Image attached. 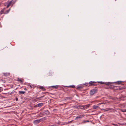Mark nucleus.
<instances>
[{"label": "nucleus", "mask_w": 126, "mask_h": 126, "mask_svg": "<svg viewBox=\"0 0 126 126\" xmlns=\"http://www.w3.org/2000/svg\"><path fill=\"white\" fill-rule=\"evenodd\" d=\"M24 90H26V88H25L24 89Z\"/></svg>", "instance_id": "obj_36"}, {"label": "nucleus", "mask_w": 126, "mask_h": 126, "mask_svg": "<svg viewBox=\"0 0 126 126\" xmlns=\"http://www.w3.org/2000/svg\"><path fill=\"white\" fill-rule=\"evenodd\" d=\"M101 110H104V111H107V110L106 108L105 109H101Z\"/></svg>", "instance_id": "obj_28"}, {"label": "nucleus", "mask_w": 126, "mask_h": 126, "mask_svg": "<svg viewBox=\"0 0 126 126\" xmlns=\"http://www.w3.org/2000/svg\"><path fill=\"white\" fill-rule=\"evenodd\" d=\"M90 106V104H88L87 105H85L84 106H81V107H83V108H79L83 110H85L87 108L89 107Z\"/></svg>", "instance_id": "obj_1"}, {"label": "nucleus", "mask_w": 126, "mask_h": 126, "mask_svg": "<svg viewBox=\"0 0 126 126\" xmlns=\"http://www.w3.org/2000/svg\"><path fill=\"white\" fill-rule=\"evenodd\" d=\"M22 80H23V79L22 80L21 79L19 78H18L17 79V81L20 82L21 83H23V81Z\"/></svg>", "instance_id": "obj_9"}, {"label": "nucleus", "mask_w": 126, "mask_h": 126, "mask_svg": "<svg viewBox=\"0 0 126 126\" xmlns=\"http://www.w3.org/2000/svg\"><path fill=\"white\" fill-rule=\"evenodd\" d=\"M106 110H107V111H109V110H110V111H113V110H114L113 109H112L111 108H106Z\"/></svg>", "instance_id": "obj_11"}, {"label": "nucleus", "mask_w": 126, "mask_h": 126, "mask_svg": "<svg viewBox=\"0 0 126 126\" xmlns=\"http://www.w3.org/2000/svg\"><path fill=\"white\" fill-rule=\"evenodd\" d=\"M113 124V125H115V124Z\"/></svg>", "instance_id": "obj_38"}, {"label": "nucleus", "mask_w": 126, "mask_h": 126, "mask_svg": "<svg viewBox=\"0 0 126 126\" xmlns=\"http://www.w3.org/2000/svg\"><path fill=\"white\" fill-rule=\"evenodd\" d=\"M3 89L1 87H0V92L2 91Z\"/></svg>", "instance_id": "obj_30"}, {"label": "nucleus", "mask_w": 126, "mask_h": 126, "mask_svg": "<svg viewBox=\"0 0 126 126\" xmlns=\"http://www.w3.org/2000/svg\"><path fill=\"white\" fill-rule=\"evenodd\" d=\"M84 87V86L83 85L80 84L77 86L76 87V88L78 89H82Z\"/></svg>", "instance_id": "obj_4"}, {"label": "nucleus", "mask_w": 126, "mask_h": 126, "mask_svg": "<svg viewBox=\"0 0 126 126\" xmlns=\"http://www.w3.org/2000/svg\"><path fill=\"white\" fill-rule=\"evenodd\" d=\"M85 116L84 114H81L77 116L76 118L75 119H80Z\"/></svg>", "instance_id": "obj_2"}, {"label": "nucleus", "mask_w": 126, "mask_h": 126, "mask_svg": "<svg viewBox=\"0 0 126 126\" xmlns=\"http://www.w3.org/2000/svg\"><path fill=\"white\" fill-rule=\"evenodd\" d=\"M71 86V87L72 88H75V86L74 85L71 86Z\"/></svg>", "instance_id": "obj_32"}, {"label": "nucleus", "mask_w": 126, "mask_h": 126, "mask_svg": "<svg viewBox=\"0 0 126 126\" xmlns=\"http://www.w3.org/2000/svg\"><path fill=\"white\" fill-rule=\"evenodd\" d=\"M95 83H94V84H93V85H94V86H96V84Z\"/></svg>", "instance_id": "obj_34"}, {"label": "nucleus", "mask_w": 126, "mask_h": 126, "mask_svg": "<svg viewBox=\"0 0 126 126\" xmlns=\"http://www.w3.org/2000/svg\"><path fill=\"white\" fill-rule=\"evenodd\" d=\"M44 95L41 96L40 97L36 98V101L40 100L42 98L44 97Z\"/></svg>", "instance_id": "obj_8"}, {"label": "nucleus", "mask_w": 126, "mask_h": 126, "mask_svg": "<svg viewBox=\"0 0 126 126\" xmlns=\"http://www.w3.org/2000/svg\"><path fill=\"white\" fill-rule=\"evenodd\" d=\"M115 0V1H116V0Z\"/></svg>", "instance_id": "obj_40"}, {"label": "nucleus", "mask_w": 126, "mask_h": 126, "mask_svg": "<svg viewBox=\"0 0 126 126\" xmlns=\"http://www.w3.org/2000/svg\"><path fill=\"white\" fill-rule=\"evenodd\" d=\"M19 94H24L25 93V92L23 91H19Z\"/></svg>", "instance_id": "obj_17"}, {"label": "nucleus", "mask_w": 126, "mask_h": 126, "mask_svg": "<svg viewBox=\"0 0 126 126\" xmlns=\"http://www.w3.org/2000/svg\"><path fill=\"white\" fill-rule=\"evenodd\" d=\"M12 1L11 0L10 1H8L7 2V8H8L12 4Z\"/></svg>", "instance_id": "obj_7"}, {"label": "nucleus", "mask_w": 126, "mask_h": 126, "mask_svg": "<svg viewBox=\"0 0 126 126\" xmlns=\"http://www.w3.org/2000/svg\"><path fill=\"white\" fill-rule=\"evenodd\" d=\"M43 103H40L37 104L35 106V107H38L43 106Z\"/></svg>", "instance_id": "obj_6"}, {"label": "nucleus", "mask_w": 126, "mask_h": 126, "mask_svg": "<svg viewBox=\"0 0 126 126\" xmlns=\"http://www.w3.org/2000/svg\"><path fill=\"white\" fill-rule=\"evenodd\" d=\"M27 85L29 86V87H30V88L31 89L32 88H34V86L32 85H31L30 84H28Z\"/></svg>", "instance_id": "obj_19"}, {"label": "nucleus", "mask_w": 126, "mask_h": 126, "mask_svg": "<svg viewBox=\"0 0 126 126\" xmlns=\"http://www.w3.org/2000/svg\"><path fill=\"white\" fill-rule=\"evenodd\" d=\"M110 83V82H105V84L106 85H109Z\"/></svg>", "instance_id": "obj_25"}, {"label": "nucleus", "mask_w": 126, "mask_h": 126, "mask_svg": "<svg viewBox=\"0 0 126 126\" xmlns=\"http://www.w3.org/2000/svg\"><path fill=\"white\" fill-rule=\"evenodd\" d=\"M38 88L42 89L43 91H45L46 90V89H45L44 87L42 86H40Z\"/></svg>", "instance_id": "obj_10"}, {"label": "nucleus", "mask_w": 126, "mask_h": 126, "mask_svg": "<svg viewBox=\"0 0 126 126\" xmlns=\"http://www.w3.org/2000/svg\"><path fill=\"white\" fill-rule=\"evenodd\" d=\"M81 106H79V107H80V108H83V107H81Z\"/></svg>", "instance_id": "obj_37"}, {"label": "nucleus", "mask_w": 126, "mask_h": 126, "mask_svg": "<svg viewBox=\"0 0 126 126\" xmlns=\"http://www.w3.org/2000/svg\"><path fill=\"white\" fill-rule=\"evenodd\" d=\"M98 82V83H100L101 84H105V82L102 81Z\"/></svg>", "instance_id": "obj_24"}, {"label": "nucleus", "mask_w": 126, "mask_h": 126, "mask_svg": "<svg viewBox=\"0 0 126 126\" xmlns=\"http://www.w3.org/2000/svg\"><path fill=\"white\" fill-rule=\"evenodd\" d=\"M89 122V121L88 120H84L83 121V123H84L87 122Z\"/></svg>", "instance_id": "obj_27"}, {"label": "nucleus", "mask_w": 126, "mask_h": 126, "mask_svg": "<svg viewBox=\"0 0 126 126\" xmlns=\"http://www.w3.org/2000/svg\"><path fill=\"white\" fill-rule=\"evenodd\" d=\"M16 101H18V98L17 97H16Z\"/></svg>", "instance_id": "obj_35"}, {"label": "nucleus", "mask_w": 126, "mask_h": 126, "mask_svg": "<svg viewBox=\"0 0 126 126\" xmlns=\"http://www.w3.org/2000/svg\"><path fill=\"white\" fill-rule=\"evenodd\" d=\"M7 2H6V3H5L4 4V5L6 6H7Z\"/></svg>", "instance_id": "obj_31"}, {"label": "nucleus", "mask_w": 126, "mask_h": 126, "mask_svg": "<svg viewBox=\"0 0 126 126\" xmlns=\"http://www.w3.org/2000/svg\"><path fill=\"white\" fill-rule=\"evenodd\" d=\"M52 73L51 72H49L47 74V76H52Z\"/></svg>", "instance_id": "obj_14"}, {"label": "nucleus", "mask_w": 126, "mask_h": 126, "mask_svg": "<svg viewBox=\"0 0 126 126\" xmlns=\"http://www.w3.org/2000/svg\"><path fill=\"white\" fill-rule=\"evenodd\" d=\"M103 104V103H99L97 105H101V104Z\"/></svg>", "instance_id": "obj_33"}, {"label": "nucleus", "mask_w": 126, "mask_h": 126, "mask_svg": "<svg viewBox=\"0 0 126 126\" xmlns=\"http://www.w3.org/2000/svg\"><path fill=\"white\" fill-rule=\"evenodd\" d=\"M48 93L47 92H46L45 93Z\"/></svg>", "instance_id": "obj_39"}, {"label": "nucleus", "mask_w": 126, "mask_h": 126, "mask_svg": "<svg viewBox=\"0 0 126 126\" xmlns=\"http://www.w3.org/2000/svg\"><path fill=\"white\" fill-rule=\"evenodd\" d=\"M123 82L121 81H118L116 83L117 84H120L122 83Z\"/></svg>", "instance_id": "obj_22"}, {"label": "nucleus", "mask_w": 126, "mask_h": 126, "mask_svg": "<svg viewBox=\"0 0 126 126\" xmlns=\"http://www.w3.org/2000/svg\"><path fill=\"white\" fill-rule=\"evenodd\" d=\"M72 99V97H66L65 98V100L68 99Z\"/></svg>", "instance_id": "obj_21"}, {"label": "nucleus", "mask_w": 126, "mask_h": 126, "mask_svg": "<svg viewBox=\"0 0 126 126\" xmlns=\"http://www.w3.org/2000/svg\"><path fill=\"white\" fill-rule=\"evenodd\" d=\"M39 120H34V123H36L37 124L39 123Z\"/></svg>", "instance_id": "obj_18"}, {"label": "nucleus", "mask_w": 126, "mask_h": 126, "mask_svg": "<svg viewBox=\"0 0 126 126\" xmlns=\"http://www.w3.org/2000/svg\"><path fill=\"white\" fill-rule=\"evenodd\" d=\"M50 126H58L57 124H54L52 125H50Z\"/></svg>", "instance_id": "obj_29"}, {"label": "nucleus", "mask_w": 126, "mask_h": 126, "mask_svg": "<svg viewBox=\"0 0 126 126\" xmlns=\"http://www.w3.org/2000/svg\"><path fill=\"white\" fill-rule=\"evenodd\" d=\"M4 12V10H2L0 11V15L3 14Z\"/></svg>", "instance_id": "obj_23"}, {"label": "nucleus", "mask_w": 126, "mask_h": 126, "mask_svg": "<svg viewBox=\"0 0 126 126\" xmlns=\"http://www.w3.org/2000/svg\"><path fill=\"white\" fill-rule=\"evenodd\" d=\"M95 82L94 81H91L89 82V83L90 84L89 86L93 85V84L95 83Z\"/></svg>", "instance_id": "obj_13"}, {"label": "nucleus", "mask_w": 126, "mask_h": 126, "mask_svg": "<svg viewBox=\"0 0 126 126\" xmlns=\"http://www.w3.org/2000/svg\"><path fill=\"white\" fill-rule=\"evenodd\" d=\"M9 74V73H3V75L6 76H8Z\"/></svg>", "instance_id": "obj_12"}, {"label": "nucleus", "mask_w": 126, "mask_h": 126, "mask_svg": "<svg viewBox=\"0 0 126 126\" xmlns=\"http://www.w3.org/2000/svg\"><path fill=\"white\" fill-rule=\"evenodd\" d=\"M10 10V9H9V10L6 11L5 12H4V13L3 12V13L4 14H7L9 12Z\"/></svg>", "instance_id": "obj_20"}, {"label": "nucleus", "mask_w": 126, "mask_h": 126, "mask_svg": "<svg viewBox=\"0 0 126 126\" xmlns=\"http://www.w3.org/2000/svg\"><path fill=\"white\" fill-rule=\"evenodd\" d=\"M121 111L123 112H126V109H121Z\"/></svg>", "instance_id": "obj_26"}, {"label": "nucleus", "mask_w": 126, "mask_h": 126, "mask_svg": "<svg viewBox=\"0 0 126 126\" xmlns=\"http://www.w3.org/2000/svg\"><path fill=\"white\" fill-rule=\"evenodd\" d=\"M51 87L54 88L55 89H57L58 87H59V85H56L55 86H51Z\"/></svg>", "instance_id": "obj_15"}, {"label": "nucleus", "mask_w": 126, "mask_h": 126, "mask_svg": "<svg viewBox=\"0 0 126 126\" xmlns=\"http://www.w3.org/2000/svg\"><path fill=\"white\" fill-rule=\"evenodd\" d=\"M96 90L95 89H93L90 91V94L91 95H93L96 93Z\"/></svg>", "instance_id": "obj_3"}, {"label": "nucleus", "mask_w": 126, "mask_h": 126, "mask_svg": "<svg viewBox=\"0 0 126 126\" xmlns=\"http://www.w3.org/2000/svg\"><path fill=\"white\" fill-rule=\"evenodd\" d=\"M44 112L47 115H49L50 113L47 110H46Z\"/></svg>", "instance_id": "obj_16"}, {"label": "nucleus", "mask_w": 126, "mask_h": 126, "mask_svg": "<svg viewBox=\"0 0 126 126\" xmlns=\"http://www.w3.org/2000/svg\"><path fill=\"white\" fill-rule=\"evenodd\" d=\"M93 109H100L99 106L97 105H94L93 107Z\"/></svg>", "instance_id": "obj_5"}]
</instances>
